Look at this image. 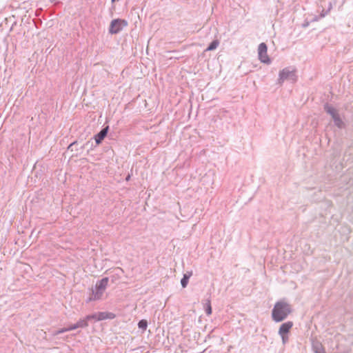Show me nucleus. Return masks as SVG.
<instances>
[{
  "label": "nucleus",
  "mask_w": 353,
  "mask_h": 353,
  "mask_svg": "<svg viewBox=\"0 0 353 353\" xmlns=\"http://www.w3.org/2000/svg\"><path fill=\"white\" fill-rule=\"evenodd\" d=\"M293 323L292 321H287L280 325L278 333L282 339V343L283 345L288 343L289 340L288 333L290 332Z\"/></svg>",
  "instance_id": "nucleus-5"
},
{
  "label": "nucleus",
  "mask_w": 353,
  "mask_h": 353,
  "mask_svg": "<svg viewBox=\"0 0 353 353\" xmlns=\"http://www.w3.org/2000/svg\"><path fill=\"white\" fill-rule=\"evenodd\" d=\"M190 277V274H185L183 275V277L181 280V284L183 288H185L187 286Z\"/></svg>",
  "instance_id": "nucleus-13"
},
{
  "label": "nucleus",
  "mask_w": 353,
  "mask_h": 353,
  "mask_svg": "<svg viewBox=\"0 0 353 353\" xmlns=\"http://www.w3.org/2000/svg\"><path fill=\"white\" fill-rule=\"evenodd\" d=\"M68 332L67 331V328L66 327H64V328H62V329H60L59 330H57L55 331L54 333H53V335H58V334H62L63 332Z\"/></svg>",
  "instance_id": "nucleus-16"
},
{
  "label": "nucleus",
  "mask_w": 353,
  "mask_h": 353,
  "mask_svg": "<svg viewBox=\"0 0 353 353\" xmlns=\"http://www.w3.org/2000/svg\"><path fill=\"white\" fill-rule=\"evenodd\" d=\"M138 326L140 329L145 330L148 326V322L145 320H141L139 323Z\"/></svg>",
  "instance_id": "nucleus-15"
},
{
  "label": "nucleus",
  "mask_w": 353,
  "mask_h": 353,
  "mask_svg": "<svg viewBox=\"0 0 353 353\" xmlns=\"http://www.w3.org/2000/svg\"><path fill=\"white\" fill-rule=\"evenodd\" d=\"M108 283V278L105 277L96 283L94 289H92V296L90 297L89 301H96L102 299L103 295L105 291Z\"/></svg>",
  "instance_id": "nucleus-3"
},
{
  "label": "nucleus",
  "mask_w": 353,
  "mask_h": 353,
  "mask_svg": "<svg viewBox=\"0 0 353 353\" xmlns=\"http://www.w3.org/2000/svg\"><path fill=\"white\" fill-rule=\"evenodd\" d=\"M258 57L261 63L270 64L271 59L268 54V47L265 43H261L258 47Z\"/></svg>",
  "instance_id": "nucleus-6"
},
{
  "label": "nucleus",
  "mask_w": 353,
  "mask_h": 353,
  "mask_svg": "<svg viewBox=\"0 0 353 353\" xmlns=\"http://www.w3.org/2000/svg\"><path fill=\"white\" fill-rule=\"evenodd\" d=\"M130 175H128L127 177H126V180L128 181L130 179Z\"/></svg>",
  "instance_id": "nucleus-20"
},
{
  "label": "nucleus",
  "mask_w": 353,
  "mask_h": 353,
  "mask_svg": "<svg viewBox=\"0 0 353 353\" xmlns=\"http://www.w3.org/2000/svg\"><path fill=\"white\" fill-rule=\"evenodd\" d=\"M219 44V42L217 40L213 41L208 47L207 50L211 51L215 50Z\"/></svg>",
  "instance_id": "nucleus-14"
},
{
  "label": "nucleus",
  "mask_w": 353,
  "mask_h": 353,
  "mask_svg": "<svg viewBox=\"0 0 353 353\" xmlns=\"http://www.w3.org/2000/svg\"><path fill=\"white\" fill-rule=\"evenodd\" d=\"M114 318V314L111 312H101L97 313V321H102L105 319H112Z\"/></svg>",
  "instance_id": "nucleus-8"
},
{
  "label": "nucleus",
  "mask_w": 353,
  "mask_h": 353,
  "mask_svg": "<svg viewBox=\"0 0 353 353\" xmlns=\"http://www.w3.org/2000/svg\"><path fill=\"white\" fill-rule=\"evenodd\" d=\"M204 307H205L206 314L208 315H210L212 314V307H211V303H210V299H207L205 301V303L204 304Z\"/></svg>",
  "instance_id": "nucleus-12"
},
{
  "label": "nucleus",
  "mask_w": 353,
  "mask_h": 353,
  "mask_svg": "<svg viewBox=\"0 0 353 353\" xmlns=\"http://www.w3.org/2000/svg\"><path fill=\"white\" fill-rule=\"evenodd\" d=\"M325 14H326V13H322L321 16V17H324L325 16Z\"/></svg>",
  "instance_id": "nucleus-19"
},
{
  "label": "nucleus",
  "mask_w": 353,
  "mask_h": 353,
  "mask_svg": "<svg viewBox=\"0 0 353 353\" xmlns=\"http://www.w3.org/2000/svg\"><path fill=\"white\" fill-rule=\"evenodd\" d=\"M111 1H112V2H114L115 0H111Z\"/></svg>",
  "instance_id": "nucleus-21"
},
{
  "label": "nucleus",
  "mask_w": 353,
  "mask_h": 353,
  "mask_svg": "<svg viewBox=\"0 0 353 353\" xmlns=\"http://www.w3.org/2000/svg\"><path fill=\"white\" fill-rule=\"evenodd\" d=\"M297 79L296 69L294 66H288L279 71L277 81L279 84L282 85L285 81L294 83Z\"/></svg>",
  "instance_id": "nucleus-2"
},
{
  "label": "nucleus",
  "mask_w": 353,
  "mask_h": 353,
  "mask_svg": "<svg viewBox=\"0 0 353 353\" xmlns=\"http://www.w3.org/2000/svg\"><path fill=\"white\" fill-rule=\"evenodd\" d=\"M128 21L125 19H115L111 21L108 32L111 34L119 33L124 28L128 26Z\"/></svg>",
  "instance_id": "nucleus-4"
},
{
  "label": "nucleus",
  "mask_w": 353,
  "mask_h": 353,
  "mask_svg": "<svg viewBox=\"0 0 353 353\" xmlns=\"http://www.w3.org/2000/svg\"><path fill=\"white\" fill-rule=\"evenodd\" d=\"M86 319H87L88 321H90V319H94V320L97 321V313L92 314V315H88L86 316Z\"/></svg>",
  "instance_id": "nucleus-17"
},
{
  "label": "nucleus",
  "mask_w": 353,
  "mask_h": 353,
  "mask_svg": "<svg viewBox=\"0 0 353 353\" xmlns=\"http://www.w3.org/2000/svg\"><path fill=\"white\" fill-rule=\"evenodd\" d=\"M312 347L315 353H325V351L321 344L319 342L314 343L312 345Z\"/></svg>",
  "instance_id": "nucleus-10"
},
{
  "label": "nucleus",
  "mask_w": 353,
  "mask_h": 353,
  "mask_svg": "<svg viewBox=\"0 0 353 353\" xmlns=\"http://www.w3.org/2000/svg\"><path fill=\"white\" fill-rule=\"evenodd\" d=\"M291 306L285 301L276 303L272 311V318L275 322H281L285 320L291 313Z\"/></svg>",
  "instance_id": "nucleus-1"
},
{
  "label": "nucleus",
  "mask_w": 353,
  "mask_h": 353,
  "mask_svg": "<svg viewBox=\"0 0 353 353\" xmlns=\"http://www.w3.org/2000/svg\"><path fill=\"white\" fill-rule=\"evenodd\" d=\"M76 325H77V328L86 327L87 326H88V321L85 317L84 319H80L79 321H78L76 323Z\"/></svg>",
  "instance_id": "nucleus-11"
},
{
  "label": "nucleus",
  "mask_w": 353,
  "mask_h": 353,
  "mask_svg": "<svg viewBox=\"0 0 353 353\" xmlns=\"http://www.w3.org/2000/svg\"><path fill=\"white\" fill-rule=\"evenodd\" d=\"M108 127L102 129L96 136L95 141L97 144L100 143L104 137L107 135Z\"/></svg>",
  "instance_id": "nucleus-9"
},
{
  "label": "nucleus",
  "mask_w": 353,
  "mask_h": 353,
  "mask_svg": "<svg viewBox=\"0 0 353 353\" xmlns=\"http://www.w3.org/2000/svg\"><path fill=\"white\" fill-rule=\"evenodd\" d=\"M325 110L326 112L331 115L332 117L335 125H336L339 128H342L344 126V123L341 118L340 117L339 114H338L337 110L328 105H326L325 106Z\"/></svg>",
  "instance_id": "nucleus-7"
},
{
  "label": "nucleus",
  "mask_w": 353,
  "mask_h": 353,
  "mask_svg": "<svg viewBox=\"0 0 353 353\" xmlns=\"http://www.w3.org/2000/svg\"><path fill=\"white\" fill-rule=\"evenodd\" d=\"M66 328H67V331L68 332V331H71V330H74L77 329V325L75 323L74 325H72L66 327Z\"/></svg>",
  "instance_id": "nucleus-18"
}]
</instances>
